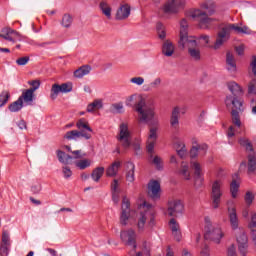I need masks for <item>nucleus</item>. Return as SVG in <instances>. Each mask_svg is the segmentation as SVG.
I'll return each instance as SVG.
<instances>
[{
	"mask_svg": "<svg viewBox=\"0 0 256 256\" xmlns=\"http://www.w3.org/2000/svg\"><path fill=\"white\" fill-rule=\"evenodd\" d=\"M111 191L112 193H119V180H113V183L111 184Z\"/></svg>",
	"mask_w": 256,
	"mask_h": 256,
	"instance_id": "13d9d810",
	"label": "nucleus"
},
{
	"mask_svg": "<svg viewBox=\"0 0 256 256\" xmlns=\"http://www.w3.org/2000/svg\"><path fill=\"white\" fill-rule=\"evenodd\" d=\"M8 109H9L10 113H19V111H21V109H23V103L18 98L16 101L9 104Z\"/></svg>",
	"mask_w": 256,
	"mask_h": 256,
	"instance_id": "c9c22d12",
	"label": "nucleus"
},
{
	"mask_svg": "<svg viewBox=\"0 0 256 256\" xmlns=\"http://www.w3.org/2000/svg\"><path fill=\"white\" fill-rule=\"evenodd\" d=\"M148 141H154V143L157 141V127L150 128Z\"/></svg>",
	"mask_w": 256,
	"mask_h": 256,
	"instance_id": "3c124183",
	"label": "nucleus"
},
{
	"mask_svg": "<svg viewBox=\"0 0 256 256\" xmlns=\"http://www.w3.org/2000/svg\"><path fill=\"white\" fill-rule=\"evenodd\" d=\"M179 117H181V108L176 106L172 109L171 117H170V125L171 127H177L179 125Z\"/></svg>",
	"mask_w": 256,
	"mask_h": 256,
	"instance_id": "bb28decb",
	"label": "nucleus"
},
{
	"mask_svg": "<svg viewBox=\"0 0 256 256\" xmlns=\"http://www.w3.org/2000/svg\"><path fill=\"white\" fill-rule=\"evenodd\" d=\"M18 99H20L22 103H25V105H33V101L35 99V92H32V90L29 89L24 90Z\"/></svg>",
	"mask_w": 256,
	"mask_h": 256,
	"instance_id": "4be33fe9",
	"label": "nucleus"
},
{
	"mask_svg": "<svg viewBox=\"0 0 256 256\" xmlns=\"http://www.w3.org/2000/svg\"><path fill=\"white\" fill-rule=\"evenodd\" d=\"M238 180H239V174H234L232 176V182L230 184V193L233 199H236L237 193H239L240 182Z\"/></svg>",
	"mask_w": 256,
	"mask_h": 256,
	"instance_id": "b1692460",
	"label": "nucleus"
},
{
	"mask_svg": "<svg viewBox=\"0 0 256 256\" xmlns=\"http://www.w3.org/2000/svg\"><path fill=\"white\" fill-rule=\"evenodd\" d=\"M120 167H121V162L116 161L112 163L111 166L108 167L106 170L107 177H115V175H117V173L119 172Z\"/></svg>",
	"mask_w": 256,
	"mask_h": 256,
	"instance_id": "c756f323",
	"label": "nucleus"
},
{
	"mask_svg": "<svg viewBox=\"0 0 256 256\" xmlns=\"http://www.w3.org/2000/svg\"><path fill=\"white\" fill-rule=\"evenodd\" d=\"M227 256H237V249L235 248V245L232 244L227 251Z\"/></svg>",
	"mask_w": 256,
	"mask_h": 256,
	"instance_id": "680f3d73",
	"label": "nucleus"
},
{
	"mask_svg": "<svg viewBox=\"0 0 256 256\" xmlns=\"http://www.w3.org/2000/svg\"><path fill=\"white\" fill-rule=\"evenodd\" d=\"M248 95H256V80L252 79L248 84Z\"/></svg>",
	"mask_w": 256,
	"mask_h": 256,
	"instance_id": "09e8293b",
	"label": "nucleus"
},
{
	"mask_svg": "<svg viewBox=\"0 0 256 256\" xmlns=\"http://www.w3.org/2000/svg\"><path fill=\"white\" fill-rule=\"evenodd\" d=\"M76 167L83 171L84 169H87V167H91V160L89 159H83L79 160L78 162L75 163Z\"/></svg>",
	"mask_w": 256,
	"mask_h": 256,
	"instance_id": "a18cd8bd",
	"label": "nucleus"
},
{
	"mask_svg": "<svg viewBox=\"0 0 256 256\" xmlns=\"http://www.w3.org/2000/svg\"><path fill=\"white\" fill-rule=\"evenodd\" d=\"M148 196L153 201H159L161 199V183L157 180H151L148 183Z\"/></svg>",
	"mask_w": 256,
	"mask_h": 256,
	"instance_id": "ddd939ff",
	"label": "nucleus"
},
{
	"mask_svg": "<svg viewBox=\"0 0 256 256\" xmlns=\"http://www.w3.org/2000/svg\"><path fill=\"white\" fill-rule=\"evenodd\" d=\"M121 241L124 245L132 247L133 251L137 250V232L133 229L123 230L120 232Z\"/></svg>",
	"mask_w": 256,
	"mask_h": 256,
	"instance_id": "9d476101",
	"label": "nucleus"
},
{
	"mask_svg": "<svg viewBox=\"0 0 256 256\" xmlns=\"http://www.w3.org/2000/svg\"><path fill=\"white\" fill-rule=\"evenodd\" d=\"M250 67H251L253 75L256 77V55L252 56V60L250 62Z\"/></svg>",
	"mask_w": 256,
	"mask_h": 256,
	"instance_id": "052dcab7",
	"label": "nucleus"
},
{
	"mask_svg": "<svg viewBox=\"0 0 256 256\" xmlns=\"http://www.w3.org/2000/svg\"><path fill=\"white\" fill-rule=\"evenodd\" d=\"M227 87L229 91L232 93V96H226L225 105L226 107L233 106L231 111L232 124L237 129H243V123L241 122V116L239 113L243 111L241 107H243V102L239 100V97H243V88L235 81H231L227 83Z\"/></svg>",
	"mask_w": 256,
	"mask_h": 256,
	"instance_id": "f257e3e1",
	"label": "nucleus"
},
{
	"mask_svg": "<svg viewBox=\"0 0 256 256\" xmlns=\"http://www.w3.org/2000/svg\"><path fill=\"white\" fill-rule=\"evenodd\" d=\"M126 167V179L129 181V183H133V181H135V164L132 162H127Z\"/></svg>",
	"mask_w": 256,
	"mask_h": 256,
	"instance_id": "c85d7f7f",
	"label": "nucleus"
},
{
	"mask_svg": "<svg viewBox=\"0 0 256 256\" xmlns=\"http://www.w3.org/2000/svg\"><path fill=\"white\" fill-rule=\"evenodd\" d=\"M131 15V6L129 4H122L116 11L115 19L116 21H125V19H129Z\"/></svg>",
	"mask_w": 256,
	"mask_h": 256,
	"instance_id": "aec40b11",
	"label": "nucleus"
},
{
	"mask_svg": "<svg viewBox=\"0 0 256 256\" xmlns=\"http://www.w3.org/2000/svg\"><path fill=\"white\" fill-rule=\"evenodd\" d=\"M248 227H249L250 229H255V227H256V214H255V213L252 214V216H251V221H250V223L248 224Z\"/></svg>",
	"mask_w": 256,
	"mask_h": 256,
	"instance_id": "69168bd1",
	"label": "nucleus"
},
{
	"mask_svg": "<svg viewBox=\"0 0 256 256\" xmlns=\"http://www.w3.org/2000/svg\"><path fill=\"white\" fill-rule=\"evenodd\" d=\"M187 5L186 0H166L160 7V13L169 17L171 15H179Z\"/></svg>",
	"mask_w": 256,
	"mask_h": 256,
	"instance_id": "39448f33",
	"label": "nucleus"
},
{
	"mask_svg": "<svg viewBox=\"0 0 256 256\" xmlns=\"http://www.w3.org/2000/svg\"><path fill=\"white\" fill-rule=\"evenodd\" d=\"M129 217H131V203L127 197H124L122 200V212L120 215V224L123 227H127Z\"/></svg>",
	"mask_w": 256,
	"mask_h": 256,
	"instance_id": "2eb2a0df",
	"label": "nucleus"
},
{
	"mask_svg": "<svg viewBox=\"0 0 256 256\" xmlns=\"http://www.w3.org/2000/svg\"><path fill=\"white\" fill-rule=\"evenodd\" d=\"M9 247L10 246H1L0 255L1 256H9Z\"/></svg>",
	"mask_w": 256,
	"mask_h": 256,
	"instance_id": "0e129e2a",
	"label": "nucleus"
},
{
	"mask_svg": "<svg viewBox=\"0 0 256 256\" xmlns=\"http://www.w3.org/2000/svg\"><path fill=\"white\" fill-rule=\"evenodd\" d=\"M236 241L238 243V251L240 255L247 256L249 253V238L247 237L245 230L240 228L236 231Z\"/></svg>",
	"mask_w": 256,
	"mask_h": 256,
	"instance_id": "6e6552de",
	"label": "nucleus"
},
{
	"mask_svg": "<svg viewBox=\"0 0 256 256\" xmlns=\"http://www.w3.org/2000/svg\"><path fill=\"white\" fill-rule=\"evenodd\" d=\"M56 153H57L58 161L60 163H63L64 165H69V163H71L73 156L66 154L61 150H57Z\"/></svg>",
	"mask_w": 256,
	"mask_h": 256,
	"instance_id": "7c9ffc66",
	"label": "nucleus"
},
{
	"mask_svg": "<svg viewBox=\"0 0 256 256\" xmlns=\"http://www.w3.org/2000/svg\"><path fill=\"white\" fill-rule=\"evenodd\" d=\"M104 174H105V167H97L92 171L91 177L93 181H95V183H99V181L101 180V177H103Z\"/></svg>",
	"mask_w": 256,
	"mask_h": 256,
	"instance_id": "473e14b6",
	"label": "nucleus"
},
{
	"mask_svg": "<svg viewBox=\"0 0 256 256\" xmlns=\"http://www.w3.org/2000/svg\"><path fill=\"white\" fill-rule=\"evenodd\" d=\"M99 109H103V101L97 99L94 100L92 103L88 104L87 106V113H93L94 111H97Z\"/></svg>",
	"mask_w": 256,
	"mask_h": 256,
	"instance_id": "72a5a7b5",
	"label": "nucleus"
},
{
	"mask_svg": "<svg viewBox=\"0 0 256 256\" xmlns=\"http://www.w3.org/2000/svg\"><path fill=\"white\" fill-rule=\"evenodd\" d=\"M253 199H255V196L253 195V193L246 192L245 202L247 203V205H251V203H253Z\"/></svg>",
	"mask_w": 256,
	"mask_h": 256,
	"instance_id": "bf43d9fd",
	"label": "nucleus"
},
{
	"mask_svg": "<svg viewBox=\"0 0 256 256\" xmlns=\"http://www.w3.org/2000/svg\"><path fill=\"white\" fill-rule=\"evenodd\" d=\"M174 239L181 241V230L172 231Z\"/></svg>",
	"mask_w": 256,
	"mask_h": 256,
	"instance_id": "338daca9",
	"label": "nucleus"
},
{
	"mask_svg": "<svg viewBox=\"0 0 256 256\" xmlns=\"http://www.w3.org/2000/svg\"><path fill=\"white\" fill-rule=\"evenodd\" d=\"M227 211H228V218L230 221V225L232 229H239V217H237V208H235V203L233 201L227 202Z\"/></svg>",
	"mask_w": 256,
	"mask_h": 256,
	"instance_id": "4468645a",
	"label": "nucleus"
},
{
	"mask_svg": "<svg viewBox=\"0 0 256 256\" xmlns=\"http://www.w3.org/2000/svg\"><path fill=\"white\" fill-rule=\"evenodd\" d=\"M151 164L158 169V171H161L163 169V159L159 156H153V154H150Z\"/></svg>",
	"mask_w": 256,
	"mask_h": 256,
	"instance_id": "79ce46f5",
	"label": "nucleus"
},
{
	"mask_svg": "<svg viewBox=\"0 0 256 256\" xmlns=\"http://www.w3.org/2000/svg\"><path fill=\"white\" fill-rule=\"evenodd\" d=\"M175 148L177 155H179L181 159L187 155V149L185 148V144L183 142H176Z\"/></svg>",
	"mask_w": 256,
	"mask_h": 256,
	"instance_id": "a19ab883",
	"label": "nucleus"
},
{
	"mask_svg": "<svg viewBox=\"0 0 256 256\" xmlns=\"http://www.w3.org/2000/svg\"><path fill=\"white\" fill-rule=\"evenodd\" d=\"M192 36H189V22L187 19L180 20V39L178 44H183L185 41H189Z\"/></svg>",
	"mask_w": 256,
	"mask_h": 256,
	"instance_id": "a211bd4d",
	"label": "nucleus"
},
{
	"mask_svg": "<svg viewBox=\"0 0 256 256\" xmlns=\"http://www.w3.org/2000/svg\"><path fill=\"white\" fill-rule=\"evenodd\" d=\"M9 97H11V94L7 90H4L0 93V108L4 107V105H7Z\"/></svg>",
	"mask_w": 256,
	"mask_h": 256,
	"instance_id": "c03bdc74",
	"label": "nucleus"
},
{
	"mask_svg": "<svg viewBox=\"0 0 256 256\" xmlns=\"http://www.w3.org/2000/svg\"><path fill=\"white\" fill-rule=\"evenodd\" d=\"M178 47L179 49H185V47H187L191 59H193V61H201V50L199 49L195 38L190 37L189 40L184 41L182 44H178Z\"/></svg>",
	"mask_w": 256,
	"mask_h": 256,
	"instance_id": "0eeeda50",
	"label": "nucleus"
},
{
	"mask_svg": "<svg viewBox=\"0 0 256 256\" xmlns=\"http://www.w3.org/2000/svg\"><path fill=\"white\" fill-rule=\"evenodd\" d=\"M208 146L207 144H197L193 146L190 150V157L191 159H195L198 155L205 156L207 153Z\"/></svg>",
	"mask_w": 256,
	"mask_h": 256,
	"instance_id": "412c9836",
	"label": "nucleus"
},
{
	"mask_svg": "<svg viewBox=\"0 0 256 256\" xmlns=\"http://www.w3.org/2000/svg\"><path fill=\"white\" fill-rule=\"evenodd\" d=\"M217 13V4L213 1H206L200 4V9L191 10L187 16L198 21L200 29H211L215 18L212 15Z\"/></svg>",
	"mask_w": 256,
	"mask_h": 256,
	"instance_id": "f03ea898",
	"label": "nucleus"
},
{
	"mask_svg": "<svg viewBox=\"0 0 256 256\" xmlns=\"http://www.w3.org/2000/svg\"><path fill=\"white\" fill-rule=\"evenodd\" d=\"M30 58L29 56H24V57H20L16 60V63L20 66L23 67L24 65H27V63H29Z\"/></svg>",
	"mask_w": 256,
	"mask_h": 256,
	"instance_id": "603ef678",
	"label": "nucleus"
},
{
	"mask_svg": "<svg viewBox=\"0 0 256 256\" xmlns=\"http://www.w3.org/2000/svg\"><path fill=\"white\" fill-rule=\"evenodd\" d=\"M130 83L134 85H143L145 83V79L143 77H133L130 79Z\"/></svg>",
	"mask_w": 256,
	"mask_h": 256,
	"instance_id": "864d4df0",
	"label": "nucleus"
},
{
	"mask_svg": "<svg viewBox=\"0 0 256 256\" xmlns=\"http://www.w3.org/2000/svg\"><path fill=\"white\" fill-rule=\"evenodd\" d=\"M124 108H123V103H114L110 106V113H123Z\"/></svg>",
	"mask_w": 256,
	"mask_h": 256,
	"instance_id": "de8ad7c7",
	"label": "nucleus"
},
{
	"mask_svg": "<svg viewBox=\"0 0 256 256\" xmlns=\"http://www.w3.org/2000/svg\"><path fill=\"white\" fill-rule=\"evenodd\" d=\"M205 234L204 238L207 241H214V243H221V239H223V231L219 226L213 225L211 223V218L205 217Z\"/></svg>",
	"mask_w": 256,
	"mask_h": 256,
	"instance_id": "423d86ee",
	"label": "nucleus"
},
{
	"mask_svg": "<svg viewBox=\"0 0 256 256\" xmlns=\"http://www.w3.org/2000/svg\"><path fill=\"white\" fill-rule=\"evenodd\" d=\"M83 139L89 140L91 139V134L87 132H80L79 130H71L66 132L64 139H67L68 141H77V139Z\"/></svg>",
	"mask_w": 256,
	"mask_h": 256,
	"instance_id": "6ab92c4d",
	"label": "nucleus"
},
{
	"mask_svg": "<svg viewBox=\"0 0 256 256\" xmlns=\"http://www.w3.org/2000/svg\"><path fill=\"white\" fill-rule=\"evenodd\" d=\"M222 186L223 182L221 180H215L212 183L211 199L213 209H219V205H221V197H223Z\"/></svg>",
	"mask_w": 256,
	"mask_h": 256,
	"instance_id": "1a4fd4ad",
	"label": "nucleus"
},
{
	"mask_svg": "<svg viewBox=\"0 0 256 256\" xmlns=\"http://www.w3.org/2000/svg\"><path fill=\"white\" fill-rule=\"evenodd\" d=\"M62 173H63L65 179H69L71 177V175H73V172L71 171V168H69V166L63 167Z\"/></svg>",
	"mask_w": 256,
	"mask_h": 256,
	"instance_id": "6e6d98bb",
	"label": "nucleus"
},
{
	"mask_svg": "<svg viewBox=\"0 0 256 256\" xmlns=\"http://www.w3.org/2000/svg\"><path fill=\"white\" fill-rule=\"evenodd\" d=\"M154 149H155V141H147V151H148V153H153V151H154Z\"/></svg>",
	"mask_w": 256,
	"mask_h": 256,
	"instance_id": "e2e57ef3",
	"label": "nucleus"
},
{
	"mask_svg": "<svg viewBox=\"0 0 256 256\" xmlns=\"http://www.w3.org/2000/svg\"><path fill=\"white\" fill-rule=\"evenodd\" d=\"M171 231H179V223H177V220L175 218H172L169 222Z\"/></svg>",
	"mask_w": 256,
	"mask_h": 256,
	"instance_id": "5fc2aeb1",
	"label": "nucleus"
},
{
	"mask_svg": "<svg viewBox=\"0 0 256 256\" xmlns=\"http://www.w3.org/2000/svg\"><path fill=\"white\" fill-rule=\"evenodd\" d=\"M183 203L181 200H170L168 202L167 213L169 217H177V215H181L183 213Z\"/></svg>",
	"mask_w": 256,
	"mask_h": 256,
	"instance_id": "dca6fc26",
	"label": "nucleus"
},
{
	"mask_svg": "<svg viewBox=\"0 0 256 256\" xmlns=\"http://www.w3.org/2000/svg\"><path fill=\"white\" fill-rule=\"evenodd\" d=\"M72 155V159H83L85 157V154L81 150L72 151Z\"/></svg>",
	"mask_w": 256,
	"mask_h": 256,
	"instance_id": "4d7b16f0",
	"label": "nucleus"
},
{
	"mask_svg": "<svg viewBox=\"0 0 256 256\" xmlns=\"http://www.w3.org/2000/svg\"><path fill=\"white\" fill-rule=\"evenodd\" d=\"M89 73H91V66L83 65L74 71V77L76 79H83V77H85V75H89Z\"/></svg>",
	"mask_w": 256,
	"mask_h": 256,
	"instance_id": "cd10ccee",
	"label": "nucleus"
},
{
	"mask_svg": "<svg viewBox=\"0 0 256 256\" xmlns=\"http://www.w3.org/2000/svg\"><path fill=\"white\" fill-rule=\"evenodd\" d=\"M73 91V83L67 82L61 85L53 84L51 88L50 98L55 100L57 99L59 93H71Z\"/></svg>",
	"mask_w": 256,
	"mask_h": 256,
	"instance_id": "f8f14e48",
	"label": "nucleus"
},
{
	"mask_svg": "<svg viewBox=\"0 0 256 256\" xmlns=\"http://www.w3.org/2000/svg\"><path fill=\"white\" fill-rule=\"evenodd\" d=\"M116 139L122 143V147L124 149H129L131 147V132L129 131V126L127 124L122 123L119 126V134Z\"/></svg>",
	"mask_w": 256,
	"mask_h": 256,
	"instance_id": "9b49d317",
	"label": "nucleus"
},
{
	"mask_svg": "<svg viewBox=\"0 0 256 256\" xmlns=\"http://www.w3.org/2000/svg\"><path fill=\"white\" fill-rule=\"evenodd\" d=\"M179 175H182V177L186 179V181H189V179H191V172H189V165H187V163L182 162L181 168L179 170Z\"/></svg>",
	"mask_w": 256,
	"mask_h": 256,
	"instance_id": "58836bf2",
	"label": "nucleus"
},
{
	"mask_svg": "<svg viewBox=\"0 0 256 256\" xmlns=\"http://www.w3.org/2000/svg\"><path fill=\"white\" fill-rule=\"evenodd\" d=\"M200 256H209V246L205 245L202 249Z\"/></svg>",
	"mask_w": 256,
	"mask_h": 256,
	"instance_id": "774afa93",
	"label": "nucleus"
},
{
	"mask_svg": "<svg viewBox=\"0 0 256 256\" xmlns=\"http://www.w3.org/2000/svg\"><path fill=\"white\" fill-rule=\"evenodd\" d=\"M76 127L82 133H86V131H88L89 133H93V129L90 128L88 122H85V119L78 120V122L76 123Z\"/></svg>",
	"mask_w": 256,
	"mask_h": 256,
	"instance_id": "f704fd0d",
	"label": "nucleus"
},
{
	"mask_svg": "<svg viewBox=\"0 0 256 256\" xmlns=\"http://www.w3.org/2000/svg\"><path fill=\"white\" fill-rule=\"evenodd\" d=\"M31 85V88H29V90L32 93H35L37 91V89H39V87H41V81L39 80H32L28 82Z\"/></svg>",
	"mask_w": 256,
	"mask_h": 256,
	"instance_id": "8fccbe9b",
	"label": "nucleus"
},
{
	"mask_svg": "<svg viewBox=\"0 0 256 256\" xmlns=\"http://www.w3.org/2000/svg\"><path fill=\"white\" fill-rule=\"evenodd\" d=\"M256 171V157L255 153L248 155V174L255 173Z\"/></svg>",
	"mask_w": 256,
	"mask_h": 256,
	"instance_id": "e433bc0d",
	"label": "nucleus"
},
{
	"mask_svg": "<svg viewBox=\"0 0 256 256\" xmlns=\"http://www.w3.org/2000/svg\"><path fill=\"white\" fill-rule=\"evenodd\" d=\"M226 69L230 73H237V63L235 62V57L231 52H227L226 54Z\"/></svg>",
	"mask_w": 256,
	"mask_h": 256,
	"instance_id": "5701e85b",
	"label": "nucleus"
},
{
	"mask_svg": "<svg viewBox=\"0 0 256 256\" xmlns=\"http://www.w3.org/2000/svg\"><path fill=\"white\" fill-rule=\"evenodd\" d=\"M191 169L194 171V185L195 187H201L203 185V170L201 169V164L197 161H191Z\"/></svg>",
	"mask_w": 256,
	"mask_h": 256,
	"instance_id": "f3484780",
	"label": "nucleus"
},
{
	"mask_svg": "<svg viewBox=\"0 0 256 256\" xmlns=\"http://www.w3.org/2000/svg\"><path fill=\"white\" fill-rule=\"evenodd\" d=\"M149 214V211H144L140 213V217L137 222V229L140 232L145 231V223H147V215Z\"/></svg>",
	"mask_w": 256,
	"mask_h": 256,
	"instance_id": "2f4dec72",
	"label": "nucleus"
},
{
	"mask_svg": "<svg viewBox=\"0 0 256 256\" xmlns=\"http://www.w3.org/2000/svg\"><path fill=\"white\" fill-rule=\"evenodd\" d=\"M61 25L65 29L71 28V25H73V16H71V14H64L61 20Z\"/></svg>",
	"mask_w": 256,
	"mask_h": 256,
	"instance_id": "ea45409f",
	"label": "nucleus"
},
{
	"mask_svg": "<svg viewBox=\"0 0 256 256\" xmlns=\"http://www.w3.org/2000/svg\"><path fill=\"white\" fill-rule=\"evenodd\" d=\"M136 113H138V119L140 123H151L155 121V106L147 104L145 98L143 96H139L137 94H132L128 98H126L127 107H133Z\"/></svg>",
	"mask_w": 256,
	"mask_h": 256,
	"instance_id": "7ed1b4c3",
	"label": "nucleus"
},
{
	"mask_svg": "<svg viewBox=\"0 0 256 256\" xmlns=\"http://www.w3.org/2000/svg\"><path fill=\"white\" fill-rule=\"evenodd\" d=\"M100 11L107 17L108 19H111V6L105 1L100 2L99 4Z\"/></svg>",
	"mask_w": 256,
	"mask_h": 256,
	"instance_id": "4c0bfd02",
	"label": "nucleus"
},
{
	"mask_svg": "<svg viewBox=\"0 0 256 256\" xmlns=\"http://www.w3.org/2000/svg\"><path fill=\"white\" fill-rule=\"evenodd\" d=\"M13 35H17V31L11 28H3L0 33V37L2 39H5L6 41H10L11 43H15V38H13Z\"/></svg>",
	"mask_w": 256,
	"mask_h": 256,
	"instance_id": "a878e982",
	"label": "nucleus"
},
{
	"mask_svg": "<svg viewBox=\"0 0 256 256\" xmlns=\"http://www.w3.org/2000/svg\"><path fill=\"white\" fill-rule=\"evenodd\" d=\"M173 53H175L173 42L166 40L162 45V54L165 55V57H173Z\"/></svg>",
	"mask_w": 256,
	"mask_h": 256,
	"instance_id": "393cba45",
	"label": "nucleus"
},
{
	"mask_svg": "<svg viewBox=\"0 0 256 256\" xmlns=\"http://www.w3.org/2000/svg\"><path fill=\"white\" fill-rule=\"evenodd\" d=\"M238 143L241 145V147H245L246 151H251L253 153V144L249 141L247 138H240L238 140Z\"/></svg>",
	"mask_w": 256,
	"mask_h": 256,
	"instance_id": "37998d69",
	"label": "nucleus"
},
{
	"mask_svg": "<svg viewBox=\"0 0 256 256\" xmlns=\"http://www.w3.org/2000/svg\"><path fill=\"white\" fill-rule=\"evenodd\" d=\"M1 246L11 247V238L9 237V232L3 230L2 232V244Z\"/></svg>",
	"mask_w": 256,
	"mask_h": 256,
	"instance_id": "49530a36",
	"label": "nucleus"
},
{
	"mask_svg": "<svg viewBox=\"0 0 256 256\" xmlns=\"http://www.w3.org/2000/svg\"><path fill=\"white\" fill-rule=\"evenodd\" d=\"M236 33V35H251L252 30L248 26H239L237 24H225L216 35V40L214 42L213 49L217 51L221 49L224 43H227L231 39V33Z\"/></svg>",
	"mask_w": 256,
	"mask_h": 256,
	"instance_id": "20e7f679",
	"label": "nucleus"
}]
</instances>
